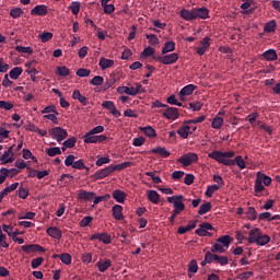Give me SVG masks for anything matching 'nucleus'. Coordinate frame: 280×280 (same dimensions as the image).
I'll return each mask as SVG.
<instances>
[{"label": "nucleus", "instance_id": "obj_1", "mask_svg": "<svg viewBox=\"0 0 280 280\" xmlns=\"http://www.w3.org/2000/svg\"><path fill=\"white\" fill-rule=\"evenodd\" d=\"M104 132V126L100 125L92 128L89 132L83 136L84 143H104L108 139L106 135H102ZM100 135V136H97Z\"/></svg>", "mask_w": 280, "mask_h": 280}, {"label": "nucleus", "instance_id": "obj_25", "mask_svg": "<svg viewBox=\"0 0 280 280\" xmlns=\"http://www.w3.org/2000/svg\"><path fill=\"white\" fill-rule=\"evenodd\" d=\"M147 198L152 205H159L161 202V195L156 190H148Z\"/></svg>", "mask_w": 280, "mask_h": 280}, {"label": "nucleus", "instance_id": "obj_32", "mask_svg": "<svg viewBox=\"0 0 280 280\" xmlns=\"http://www.w3.org/2000/svg\"><path fill=\"white\" fill-rule=\"evenodd\" d=\"M72 100H78L82 106H86L89 104V100L86 96H83L82 93L79 92V90H74L72 93Z\"/></svg>", "mask_w": 280, "mask_h": 280}, {"label": "nucleus", "instance_id": "obj_43", "mask_svg": "<svg viewBox=\"0 0 280 280\" xmlns=\"http://www.w3.org/2000/svg\"><path fill=\"white\" fill-rule=\"evenodd\" d=\"M255 244L257 246H266V244H270V237L266 234H260Z\"/></svg>", "mask_w": 280, "mask_h": 280}, {"label": "nucleus", "instance_id": "obj_28", "mask_svg": "<svg viewBox=\"0 0 280 280\" xmlns=\"http://www.w3.org/2000/svg\"><path fill=\"white\" fill-rule=\"evenodd\" d=\"M194 10H195V19H202V20L209 19V9L202 7Z\"/></svg>", "mask_w": 280, "mask_h": 280}, {"label": "nucleus", "instance_id": "obj_46", "mask_svg": "<svg viewBox=\"0 0 280 280\" xmlns=\"http://www.w3.org/2000/svg\"><path fill=\"white\" fill-rule=\"evenodd\" d=\"M80 8H81V3L78 1H73L69 5V10H71V12H72V14H74V16H78L80 14Z\"/></svg>", "mask_w": 280, "mask_h": 280}, {"label": "nucleus", "instance_id": "obj_2", "mask_svg": "<svg viewBox=\"0 0 280 280\" xmlns=\"http://www.w3.org/2000/svg\"><path fill=\"white\" fill-rule=\"evenodd\" d=\"M208 156L209 159H213V161H217V163H221V165H228L229 167L235 165V161L231 160L235 156V152L233 151H213L209 153Z\"/></svg>", "mask_w": 280, "mask_h": 280}, {"label": "nucleus", "instance_id": "obj_33", "mask_svg": "<svg viewBox=\"0 0 280 280\" xmlns=\"http://www.w3.org/2000/svg\"><path fill=\"white\" fill-rule=\"evenodd\" d=\"M176 49V43L174 42H166L162 48V56H165L167 54H171V51H175Z\"/></svg>", "mask_w": 280, "mask_h": 280}, {"label": "nucleus", "instance_id": "obj_51", "mask_svg": "<svg viewBox=\"0 0 280 280\" xmlns=\"http://www.w3.org/2000/svg\"><path fill=\"white\" fill-rule=\"evenodd\" d=\"M234 165H237L240 170H246V162L242 158V155H237L234 160Z\"/></svg>", "mask_w": 280, "mask_h": 280}, {"label": "nucleus", "instance_id": "obj_47", "mask_svg": "<svg viewBox=\"0 0 280 280\" xmlns=\"http://www.w3.org/2000/svg\"><path fill=\"white\" fill-rule=\"evenodd\" d=\"M266 189V187L264 186V183L261 182L260 178H258L256 176V180H255V186H254V191L256 194H261V191H264Z\"/></svg>", "mask_w": 280, "mask_h": 280}, {"label": "nucleus", "instance_id": "obj_8", "mask_svg": "<svg viewBox=\"0 0 280 280\" xmlns=\"http://www.w3.org/2000/svg\"><path fill=\"white\" fill-rule=\"evenodd\" d=\"M209 231H213V225H211V223L203 222L196 230V234L199 235V237H209L211 235Z\"/></svg>", "mask_w": 280, "mask_h": 280}, {"label": "nucleus", "instance_id": "obj_50", "mask_svg": "<svg viewBox=\"0 0 280 280\" xmlns=\"http://www.w3.org/2000/svg\"><path fill=\"white\" fill-rule=\"evenodd\" d=\"M209 211H211V202H206L199 207L198 214L205 215L206 213H209Z\"/></svg>", "mask_w": 280, "mask_h": 280}, {"label": "nucleus", "instance_id": "obj_52", "mask_svg": "<svg viewBox=\"0 0 280 280\" xmlns=\"http://www.w3.org/2000/svg\"><path fill=\"white\" fill-rule=\"evenodd\" d=\"M188 272H190L191 275H196V272H198V262L196 261V259H191L189 261Z\"/></svg>", "mask_w": 280, "mask_h": 280}, {"label": "nucleus", "instance_id": "obj_40", "mask_svg": "<svg viewBox=\"0 0 280 280\" xmlns=\"http://www.w3.org/2000/svg\"><path fill=\"white\" fill-rule=\"evenodd\" d=\"M117 93H119V95H124V93H126V95L135 96V88H128V86H124V85L118 86Z\"/></svg>", "mask_w": 280, "mask_h": 280}, {"label": "nucleus", "instance_id": "obj_17", "mask_svg": "<svg viewBox=\"0 0 280 280\" xmlns=\"http://www.w3.org/2000/svg\"><path fill=\"white\" fill-rule=\"evenodd\" d=\"M95 198L94 191H86L84 189L79 190L78 200H83L84 202H89V200H93Z\"/></svg>", "mask_w": 280, "mask_h": 280}, {"label": "nucleus", "instance_id": "obj_45", "mask_svg": "<svg viewBox=\"0 0 280 280\" xmlns=\"http://www.w3.org/2000/svg\"><path fill=\"white\" fill-rule=\"evenodd\" d=\"M38 38H39L40 43H49V40H51V38H54V33L43 32L38 35Z\"/></svg>", "mask_w": 280, "mask_h": 280}, {"label": "nucleus", "instance_id": "obj_26", "mask_svg": "<svg viewBox=\"0 0 280 280\" xmlns=\"http://www.w3.org/2000/svg\"><path fill=\"white\" fill-rule=\"evenodd\" d=\"M112 213L113 218H115L116 220H124V207H121L120 205H115L112 208Z\"/></svg>", "mask_w": 280, "mask_h": 280}, {"label": "nucleus", "instance_id": "obj_41", "mask_svg": "<svg viewBox=\"0 0 280 280\" xmlns=\"http://www.w3.org/2000/svg\"><path fill=\"white\" fill-rule=\"evenodd\" d=\"M258 117H259V113L254 112V113L247 115L246 119H247V121H249V124L253 127H255V126H259V124H260L259 121H257Z\"/></svg>", "mask_w": 280, "mask_h": 280}, {"label": "nucleus", "instance_id": "obj_54", "mask_svg": "<svg viewBox=\"0 0 280 280\" xmlns=\"http://www.w3.org/2000/svg\"><path fill=\"white\" fill-rule=\"evenodd\" d=\"M90 84H92V86H102L104 84V78L96 75L90 81Z\"/></svg>", "mask_w": 280, "mask_h": 280}, {"label": "nucleus", "instance_id": "obj_55", "mask_svg": "<svg viewBox=\"0 0 280 280\" xmlns=\"http://www.w3.org/2000/svg\"><path fill=\"white\" fill-rule=\"evenodd\" d=\"M59 259L66 266H71L72 258L69 254L65 253L59 256Z\"/></svg>", "mask_w": 280, "mask_h": 280}, {"label": "nucleus", "instance_id": "obj_22", "mask_svg": "<svg viewBox=\"0 0 280 280\" xmlns=\"http://www.w3.org/2000/svg\"><path fill=\"white\" fill-rule=\"evenodd\" d=\"M126 194L124 192V190L120 189H116L112 192V197L114 198V200H116V202H119V205H124V202H126Z\"/></svg>", "mask_w": 280, "mask_h": 280}, {"label": "nucleus", "instance_id": "obj_29", "mask_svg": "<svg viewBox=\"0 0 280 280\" xmlns=\"http://www.w3.org/2000/svg\"><path fill=\"white\" fill-rule=\"evenodd\" d=\"M112 266H113V261H110V259L100 260L96 264V267L100 272H106V270H108V268H110Z\"/></svg>", "mask_w": 280, "mask_h": 280}, {"label": "nucleus", "instance_id": "obj_20", "mask_svg": "<svg viewBox=\"0 0 280 280\" xmlns=\"http://www.w3.org/2000/svg\"><path fill=\"white\" fill-rule=\"evenodd\" d=\"M46 233L49 237H52V240H60L62 237V231L56 226L48 228Z\"/></svg>", "mask_w": 280, "mask_h": 280}, {"label": "nucleus", "instance_id": "obj_60", "mask_svg": "<svg viewBox=\"0 0 280 280\" xmlns=\"http://www.w3.org/2000/svg\"><path fill=\"white\" fill-rule=\"evenodd\" d=\"M77 75L79 78H89V75H91V70L90 69L80 68V69L77 70Z\"/></svg>", "mask_w": 280, "mask_h": 280}, {"label": "nucleus", "instance_id": "obj_59", "mask_svg": "<svg viewBox=\"0 0 280 280\" xmlns=\"http://www.w3.org/2000/svg\"><path fill=\"white\" fill-rule=\"evenodd\" d=\"M205 258H206V261H208V264H213V261L218 260V254L207 252L205 255Z\"/></svg>", "mask_w": 280, "mask_h": 280}, {"label": "nucleus", "instance_id": "obj_64", "mask_svg": "<svg viewBox=\"0 0 280 280\" xmlns=\"http://www.w3.org/2000/svg\"><path fill=\"white\" fill-rule=\"evenodd\" d=\"M147 38L149 39V43L153 46L159 45V43H161V40H159V37L155 34L147 35Z\"/></svg>", "mask_w": 280, "mask_h": 280}, {"label": "nucleus", "instance_id": "obj_4", "mask_svg": "<svg viewBox=\"0 0 280 280\" xmlns=\"http://www.w3.org/2000/svg\"><path fill=\"white\" fill-rule=\"evenodd\" d=\"M183 195L167 197L166 199L170 205H173V211L175 212V215H180V213H183V210L185 209V202H183Z\"/></svg>", "mask_w": 280, "mask_h": 280}, {"label": "nucleus", "instance_id": "obj_19", "mask_svg": "<svg viewBox=\"0 0 280 280\" xmlns=\"http://www.w3.org/2000/svg\"><path fill=\"white\" fill-rule=\"evenodd\" d=\"M115 66V60L113 59H106V57H101L98 61V67L102 69V71H106V69H110V67Z\"/></svg>", "mask_w": 280, "mask_h": 280}, {"label": "nucleus", "instance_id": "obj_34", "mask_svg": "<svg viewBox=\"0 0 280 280\" xmlns=\"http://www.w3.org/2000/svg\"><path fill=\"white\" fill-rule=\"evenodd\" d=\"M128 167H132V162L127 161L116 165H112L113 172H122V170H128Z\"/></svg>", "mask_w": 280, "mask_h": 280}, {"label": "nucleus", "instance_id": "obj_23", "mask_svg": "<svg viewBox=\"0 0 280 280\" xmlns=\"http://www.w3.org/2000/svg\"><path fill=\"white\" fill-rule=\"evenodd\" d=\"M177 135H179L182 139H187V137L191 135V127L189 126V124H186L185 121L184 125L177 130Z\"/></svg>", "mask_w": 280, "mask_h": 280}, {"label": "nucleus", "instance_id": "obj_53", "mask_svg": "<svg viewBox=\"0 0 280 280\" xmlns=\"http://www.w3.org/2000/svg\"><path fill=\"white\" fill-rule=\"evenodd\" d=\"M218 189H220V185H211L208 186L207 190H206V196L208 198H211L213 196V194H215V191H218Z\"/></svg>", "mask_w": 280, "mask_h": 280}, {"label": "nucleus", "instance_id": "obj_58", "mask_svg": "<svg viewBox=\"0 0 280 280\" xmlns=\"http://www.w3.org/2000/svg\"><path fill=\"white\" fill-rule=\"evenodd\" d=\"M0 172L7 173V176H9L10 178H14V176H18L20 171L18 168H1Z\"/></svg>", "mask_w": 280, "mask_h": 280}, {"label": "nucleus", "instance_id": "obj_5", "mask_svg": "<svg viewBox=\"0 0 280 280\" xmlns=\"http://www.w3.org/2000/svg\"><path fill=\"white\" fill-rule=\"evenodd\" d=\"M49 136L58 143H62L69 137V132L62 127H55L49 130Z\"/></svg>", "mask_w": 280, "mask_h": 280}, {"label": "nucleus", "instance_id": "obj_15", "mask_svg": "<svg viewBox=\"0 0 280 280\" xmlns=\"http://www.w3.org/2000/svg\"><path fill=\"white\" fill-rule=\"evenodd\" d=\"M209 47H211V38L205 37L201 40L200 46L197 48L198 56H205Z\"/></svg>", "mask_w": 280, "mask_h": 280}, {"label": "nucleus", "instance_id": "obj_11", "mask_svg": "<svg viewBox=\"0 0 280 280\" xmlns=\"http://www.w3.org/2000/svg\"><path fill=\"white\" fill-rule=\"evenodd\" d=\"M103 108H105L106 110H109V113L114 116V117H121V112H119L117 109V107L115 106V103L113 101H105L102 103Z\"/></svg>", "mask_w": 280, "mask_h": 280}, {"label": "nucleus", "instance_id": "obj_14", "mask_svg": "<svg viewBox=\"0 0 280 280\" xmlns=\"http://www.w3.org/2000/svg\"><path fill=\"white\" fill-rule=\"evenodd\" d=\"M197 89V86L195 84H188L186 86H184L180 91H179V100L182 102H184L185 97L191 95V93H194V91Z\"/></svg>", "mask_w": 280, "mask_h": 280}, {"label": "nucleus", "instance_id": "obj_18", "mask_svg": "<svg viewBox=\"0 0 280 280\" xmlns=\"http://www.w3.org/2000/svg\"><path fill=\"white\" fill-rule=\"evenodd\" d=\"M179 15L182 16V19H184V21H196V12L194 9H183L180 10Z\"/></svg>", "mask_w": 280, "mask_h": 280}, {"label": "nucleus", "instance_id": "obj_35", "mask_svg": "<svg viewBox=\"0 0 280 280\" xmlns=\"http://www.w3.org/2000/svg\"><path fill=\"white\" fill-rule=\"evenodd\" d=\"M196 228L195 221L189 222L186 226H179L177 233L179 235H185V233H189V231H194Z\"/></svg>", "mask_w": 280, "mask_h": 280}, {"label": "nucleus", "instance_id": "obj_37", "mask_svg": "<svg viewBox=\"0 0 280 280\" xmlns=\"http://www.w3.org/2000/svg\"><path fill=\"white\" fill-rule=\"evenodd\" d=\"M140 130L145 135V137H150L151 139H154V137H156V130H154L152 126L140 127Z\"/></svg>", "mask_w": 280, "mask_h": 280}, {"label": "nucleus", "instance_id": "obj_21", "mask_svg": "<svg viewBox=\"0 0 280 280\" xmlns=\"http://www.w3.org/2000/svg\"><path fill=\"white\" fill-rule=\"evenodd\" d=\"M91 240H98V242H102L103 244H110L112 238L110 235L107 233H96L91 236Z\"/></svg>", "mask_w": 280, "mask_h": 280}, {"label": "nucleus", "instance_id": "obj_9", "mask_svg": "<svg viewBox=\"0 0 280 280\" xmlns=\"http://www.w3.org/2000/svg\"><path fill=\"white\" fill-rule=\"evenodd\" d=\"M47 14H49L47 4H37L31 10L32 16H47Z\"/></svg>", "mask_w": 280, "mask_h": 280}, {"label": "nucleus", "instance_id": "obj_10", "mask_svg": "<svg viewBox=\"0 0 280 280\" xmlns=\"http://www.w3.org/2000/svg\"><path fill=\"white\" fill-rule=\"evenodd\" d=\"M162 115L163 117H165V119H172V121H175V119H178V117H180V114L178 113V108L168 107V105Z\"/></svg>", "mask_w": 280, "mask_h": 280}, {"label": "nucleus", "instance_id": "obj_38", "mask_svg": "<svg viewBox=\"0 0 280 280\" xmlns=\"http://www.w3.org/2000/svg\"><path fill=\"white\" fill-rule=\"evenodd\" d=\"M152 154H160V156H163L164 159H167L170 156V151L163 147H158L151 150Z\"/></svg>", "mask_w": 280, "mask_h": 280}, {"label": "nucleus", "instance_id": "obj_56", "mask_svg": "<svg viewBox=\"0 0 280 280\" xmlns=\"http://www.w3.org/2000/svg\"><path fill=\"white\" fill-rule=\"evenodd\" d=\"M69 73H71V71L66 66L57 68V74L61 75V78H67V75H69Z\"/></svg>", "mask_w": 280, "mask_h": 280}, {"label": "nucleus", "instance_id": "obj_63", "mask_svg": "<svg viewBox=\"0 0 280 280\" xmlns=\"http://www.w3.org/2000/svg\"><path fill=\"white\" fill-rule=\"evenodd\" d=\"M23 14V9L21 8H14L10 11V16L12 19H19Z\"/></svg>", "mask_w": 280, "mask_h": 280}, {"label": "nucleus", "instance_id": "obj_42", "mask_svg": "<svg viewBox=\"0 0 280 280\" xmlns=\"http://www.w3.org/2000/svg\"><path fill=\"white\" fill-rule=\"evenodd\" d=\"M246 218L247 220H250L252 222H255L257 220V210L255 207H249L246 211Z\"/></svg>", "mask_w": 280, "mask_h": 280}, {"label": "nucleus", "instance_id": "obj_7", "mask_svg": "<svg viewBox=\"0 0 280 280\" xmlns=\"http://www.w3.org/2000/svg\"><path fill=\"white\" fill-rule=\"evenodd\" d=\"M178 58H179L178 52H172V54L159 57L158 60L159 62H161V65H174L178 62Z\"/></svg>", "mask_w": 280, "mask_h": 280}, {"label": "nucleus", "instance_id": "obj_6", "mask_svg": "<svg viewBox=\"0 0 280 280\" xmlns=\"http://www.w3.org/2000/svg\"><path fill=\"white\" fill-rule=\"evenodd\" d=\"M178 161L183 165V167H189V165H194V163H198V154L194 152H189L182 155Z\"/></svg>", "mask_w": 280, "mask_h": 280}, {"label": "nucleus", "instance_id": "obj_39", "mask_svg": "<svg viewBox=\"0 0 280 280\" xmlns=\"http://www.w3.org/2000/svg\"><path fill=\"white\" fill-rule=\"evenodd\" d=\"M277 30V21L271 20L267 22L264 26V32L267 34H271V32H275Z\"/></svg>", "mask_w": 280, "mask_h": 280}, {"label": "nucleus", "instance_id": "obj_16", "mask_svg": "<svg viewBox=\"0 0 280 280\" xmlns=\"http://www.w3.org/2000/svg\"><path fill=\"white\" fill-rule=\"evenodd\" d=\"M14 147H10L7 151L3 152V154L0 158V161L2 164L12 163L14 161V153L12 152V149Z\"/></svg>", "mask_w": 280, "mask_h": 280}, {"label": "nucleus", "instance_id": "obj_24", "mask_svg": "<svg viewBox=\"0 0 280 280\" xmlns=\"http://www.w3.org/2000/svg\"><path fill=\"white\" fill-rule=\"evenodd\" d=\"M262 58L267 60L268 62H275L279 58V55H277V50L269 49L262 52Z\"/></svg>", "mask_w": 280, "mask_h": 280}, {"label": "nucleus", "instance_id": "obj_12", "mask_svg": "<svg viewBox=\"0 0 280 280\" xmlns=\"http://www.w3.org/2000/svg\"><path fill=\"white\" fill-rule=\"evenodd\" d=\"M21 249L30 255V253H45V248L38 244L23 245Z\"/></svg>", "mask_w": 280, "mask_h": 280}, {"label": "nucleus", "instance_id": "obj_3", "mask_svg": "<svg viewBox=\"0 0 280 280\" xmlns=\"http://www.w3.org/2000/svg\"><path fill=\"white\" fill-rule=\"evenodd\" d=\"M231 245V236L224 235L217 240V242L211 247V253H226V248Z\"/></svg>", "mask_w": 280, "mask_h": 280}, {"label": "nucleus", "instance_id": "obj_44", "mask_svg": "<svg viewBox=\"0 0 280 280\" xmlns=\"http://www.w3.org/2000/svg\"><path fill=\"white\" fill-rule=\"evenodd\" d=\"M21 73H23V68H21V67H15V68H13V69L9 72V75H10L11 80H19V77L21 75Z\"/></svg>", "mask_w": 280, "mask_h": 280}, {"label": "nucleus", "instance_id": "obj_61", "mask_svg": "<svg viewBox=\"0 0 280 280\" xmlns=\"http://www.w3.org/2000/svg\"><path fill=\"white\" fill-rule=\"evenodd\" d=\"M110 199V195L106 194L103 196L94 197L93 205H100V202H104Z\"/></svg>", "mask_w": 280, "mask_h": 280}, {"label": "nucleus", "instance_id": "obj_48", "mask_svg": "<svg viewBox=\"0 0 280 280\" xmlns=\"http://www.w3.org/2000/svg\"><path fill=\"white\" fill-rule=\"evenodd\" d=\"M46 154H48V156H58L62 154V150L59 147H52V148L46 149Z\"/></svg>", "mask_w": 280, "mask_h": 280}, {"label": "nucleus", "instance_id": "obj_62", "mask_svg": "<svg viewBox=\"0 0 280 280\" xmlns=\"http://www.w3.org/2000/svg\"><path fill=\"white\" fill-rule=\"evenodd\" d=\"M150 56H154V48L149 46L141 52V58H150Z\"/></svg>", "mask_w": 280, "mask_h": 280}, {"label": "nucleus", "instance_id": "obj_31", "mask_svg": "<svg viewBox=\"0 0 280 280\" xmlns=\"http://www.w3.org/2000/svg\"><path fill=\"white\" fill-rule=\"evenodd\" d=\"M222 126H224V118L214 116L211 121V128H213V130H220L222 129Z\"/></svg>", "mask_w": 280, "mask_h": 280}, {"label": "nucleus", "instance_id": "obj_57", "mask_svg": "<svg viewBox=\"0 0 280 280\" xmlns=\"http://www.w3.org/2000/svg\"><path fill=\"white\" fill-rule=\"evenodd\" d=\"M36 218V212H26L18 215V220H34Z\"/></svg>", "mask_w": 280, "mask_h": 280}, {"label": "nucleus", "instance_id": "obj_13", "mask_svg": "<svg viewBox=\"0 0 280 280\" xmlns=\"http://www.w3.org/2000/svg\"><path fill=\"white\" fill-rule=\"evenodd\" d=\"M110 174H113V166L112 165L106 166L105 168H102V170L97 171L94 174V179L95 180H102V178H106V177L110 176Z\"/></svg>", "mask_w": 280, "mask_h": 280}, {"label": "nucleus", "instance_id": "obj_27", "mask_svg": "<svg viewBox=\"0 0 280 280\" xmlns=\"http://www.w3.org/2000/svg\"><path fill=\"white\" fill-rule=\"evenodd\" d=\"M261 235V230L259 228L252 229L249 231V236L247 238L248 244H255L257 238Z\"/></svg>", "mask_w": 280, "mask_h": 280}, {"label": "nucleus", "instance_id": "obj_36", "mask_svg": "<svg viewBox=\"0 0 280 280\" xmlns=\"http://www.w3.org/2000/svg\"><path fill=\"white\" fill-rule=\"evenodd\" d=\"M256 177H258L262 182L265 187H270V185L272 184V178L261 172H258Z\"/></svg>", "mask_w": 280, "mask_h": 280}, {"label": "nucleus", "instance_id": "obj_30", "mask_svg": "<svg viewBox=\"0 0 280 280\" xmlns=\"http://www.w3.org/2000/svg\"><path fill=\"white\" fill-rule=\"evenodd\" d=\"M75 143H78V139H75V137L68 138L63 141L61 151L66 152L69 148H75Z\"/></svg>", "mask_w": 280, "mask_h": 280}, {"label": "nucleus", "instance_id": "obj_49", "mask_svg": "<svg viewBox=\"0 0 280 280\" xmlns=\"http://www.w3.org/2000/svg\"><path fill=\"white\" fill-rule=\"evenodd\" d=\"M0 246L2 248H10V244H8V236L3 234V230L1 229V225H0Z\"/></svg>", "mask_w": 280, "mask_h": 280}]
</instances>
